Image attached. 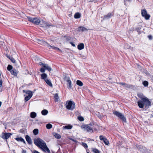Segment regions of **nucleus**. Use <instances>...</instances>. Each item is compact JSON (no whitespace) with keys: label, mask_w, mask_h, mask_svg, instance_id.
Returning <instances> with one entry per match:
<instances>
[{"label":"nucleus","mask_w":153,"mask_h":153,"mask_svg":"<svg viewBox=\"0 0 153 153\" xmlns=\"http://www.w3.org/2000/svg\"><path fill=\"white\" fill-rule=\"evenodd\" d=\"M13 68V67L12 65H9L7 67V69L10 71Z\"/></svg>","instance_id":"31"},{"label":"nucleus","mask_w":153,"mask_h":153,"mask_svg":"<svg viewBox=\"0 0 153 153\" xmlns=\"http://www.w3.org/2000/svg\"><path fill=\"white\" fill-rule=\"evenodd\" d=\"M54 136L57 139H60L61 137V135L57 133L55 134L54 135Z\"/></svg>","instance_id":"32"},{"label":"nucleus","mask_w":153,"mask_h":153,"mask_svg":"<svg viewBox=\"0 0 153 153\" xmlns=\"http://www.w3.org/2000/svg\"><path fill=\"white\" fill-rule=\"evenodd\" d=\"M82 145L85 148L88 147L87 145L85 143H82Z\"/></svg>","instance_id":"35"},{"label":"nucleus","mask_w":153,"mask_h":153,"mask_svg":"<svg viewBox=\"0 0 153 153\" xmlns=\"http://www.w3.org/2000/svg\"><path fill=\"white\" fill-rule=\"evenodd\" d=\"M87 153H89V152H87Z\"/></svg>","instance_id":"47"},{"label":"nucleus","mask_w":153,"mask_h":153,"mask_svg":"<svg viewBox=\"0 0 153 153\" xmlns=\"http://www.w3.org/2000/svg\"><path fill=\"white\" fill-rule=\"evenodd\" d=\"M2 83V80L1 79H0V87H1Z\"/></svg>","instance_id":"39"},{"label":"nucleus","mask_w":153,"mask_h":153,"mask_svg":"<svg viewBox=\"0 0 153 153\" xmlns=\"http://www.w3.org/2000/svg\"><path fill=\"white\" fill-rule=\"evenodd\" d=\"M99 115V114H98L97 115V116H98V117H99L100 118H102V116L101 115L100 116V115Z\"/></svg>","instance_id":"46"},{"label":"nucleus","mask_w":153,"mask_h":153,"mask_svg":"<svg viewBox=\"0 0 153 153\" xmlns=\"http://www.w3.org/2000/svg\"><path fill=\"white\" fill-rule=\"evenodd\" d=\"M66 108L68 110H73L75 108V103L72 101L67 102Z\"/></svg>","instance_id":"7"},{"label":"nucleus","mask_w":153,"mask_h":153,"mask_svg":"<svg viewBox=\"0 0 153 153\" xmlns=\"http://www.w3.org/2000/svg\"><path fill=\"white\" fill-rule=\"evenodd\" d=\"M141 14L142 16L145 17V19L146 20H148L149 19L150 15L147 14V12L145 9L142 10Z\"/></svg>","instance_id":"9"},{"label":"nucleus","mask_w":153,"mask_h":153,"mask_svg":"<svg viewBox=\"0 0 153 153\" xmlns=\"http://www.w3.org/2000/svg\"><path fill=\"white\" fill-rule=\"evenodd\" d=\"M22 153H26V151L23 150L22 152Z\"/></svg>","instance_id":"44"},{"label":"nucleus","mask_w":153,"mask_h":153,"mask_svg":"<svg viewBox=\"0 0 153 153\" xmlns=\"http://www.w3.org/2000/svg\"><path fill=\"white\" fill-rule=\"evenodd\" d=\"M67 82L69 88H71V81L70 80H68Z\"/></svg>","instance_id":"34"},{"label":"nucleus","mask_w":153,"mask_h":153,"mask_svg":"<svg viewBox=\"0 0 153 153\" xmlns=\"http://www.w3.org/2000/svg\"><path fill=\"white\" fill-rule=\"evenodd\" d=\"M34 153H40L38 151H37L34 150Z\"/></svg>","instance_id":"45"},{"label":"nucleus","mask_w":153,"mask_h":153,"mask_svg":"<svg viewBox=\"0 0 153 153\" xmlns=\"http://www.w3.org/2000/svg\"><path fill=\"white\" fill-rule=\"evenodd\" d=\"M84 45L83 43H81L78 45L77 46V48L79 50H81L84 48Z\"/></svg>","instance_id":"16"},{"label":"nucleus","mask_w":153,"mask_h":153,"mask_svg":"<svg viewBox=\"0 0 153 153\" xmlns=\"http://www.w3.org/2000/svg\"><path fill=\"white\" fill-rule=\"evenodd\" d=\"M25 139L26 140L27 142V143L28 144L31 145L32 143V141L31 140V138L28 135H27L25 136Z\"/></svg>","instance_id":"13"},{"label":"nucleus","mask_w":153,"mask_h":153,"mask_svg":"<svg viewBox=\"0 0 153 153\" xmlns=\"http://www.w3.org/2000/svg\"><path fill=\"white\" fill-rule=\"evenodd\" d=\"M143 84L144 86L147 87L149 83L147 81H144L143 82Z\"/></svg>","instance_id":"30"},{"label":"nucleus","mask_w":153,"mask_h":153,"mask_svg":"<svg viewBox=\"0 0 153 153\" xmlns=\"http://www.w3.org/2000/svg\"><path fill=\"white\" fill-rule=\"evenodd\" d=\"M27 19L29 21L36 25H38L39 24V23H40V25L42 27H45V25H46V22L43 20H42V21L41 22L39 19L37 18L28 17Z\"/></svg>","instance_id":"3"},{"label":"nucleus","mask_w":153,"mask_h":153,"mask_svg":"<svg viewBox=\"0 0 153 153\" xmlns=\"http://www.w3.org/2000/svg\"><path fill=\"white\" fill-rule=\"evenodd\" d=\"M96 126L93 123H90L87 125H83L81 126L82 128H84L87 132L93 131V129L97 130L94 126Z\"/></svg>","instance_id":"5"},{"label":"nucleus","mask_w":153,"mask_h":153,"mask_svg":"<svg viewBox=\"0 0 153 153\" xmlns=\"http://www.w3.org/2000/svg\"><path fill=\"white\" fill-rule=\"evenodd\" d=\"M125 85V87L127 88H131L132 86L131 85H128V84H126V85Z\"/></svg>","instance_id":"38"},{"label":"nucleus","mask_w":153,"mask_h":153,"mask_svg":"<svg viewBox=\"0 0 153 153\" xmlns=\"http://www.w3.org/2000/svg\"><path fill=\"white\" fill-rule=\"evenodd\" d=\"M11 61V62L15 63L16 62V61H15V60L14 59V58H13V57H10L9 56H7V57Z\"/></svg>","instance_id":"33"},{"label":"nucleus","mask_w":153,"mask_h":153,"mask_svg":"<svg viewBox=\"0 0 153 153\" xmlns=\"http://www.w3.org/2000/svg\"><path fill=\"white\" fill-rule=\"evenodd\" d=\"M15 140L18 141H21L23 142L25 144H26V142L24 140L22 137H19L15 138Z\"/></svg>","instance_id":"17"},{"label":"nucleus","mask_w":153,"mask_h":153,"mask_svg":"<svg viewBox=\"0 0 153 153\" xmlns=\"http://www.w3.org/2000/svg\"><path fill=\"white\" fill-rule=\"evenodd\" d=\"M112 16V14L111 13H109L108 14L104 16L105 18H108Z\"/></svg>","instance_id":"25"},{"label":"nucleus","mask_w":153,"mask_h":153,"mask_svg":"<svg viewBox=\"0 0 153 153\" xmlns=\"http://www.w3.org/2000/svg\"><path fill=\"white\" fill-rule=\"evenodd\" d=\"M48 113V111L46 109L43 110L41 112L42 114L43 115H47Z\"/></svg>","instance_id":"21"},{"label":"nucleus","mask_w":153,"mask_h":153,"mask_svg":"<svg viewBox=\"0 0 153 153\" xmlns=\"http://www.w3.org/2000/svg\"><path fill=\"white\" fill-rule=\"evenodd\" d=\"M138 105L139 107L143 108L144 107L146 109L149 108L151 105V102L146 97L143 98L141 100L137 102Z\"/></svg>","instance_id":"2"},{"label":"nucleus","mask_w":153,"mask_h":153,"mask_svg":"<svg viewBox=\"0 0 153 153\" xmlns=\"http://www.w3.org/2000/svg\"><path fill=\"white\" fill-rule=\"evenodd\" d=\"M11 74L14 75H17V72L16 70L13 69L12 70L10 71Z\"/></svg>","instance_id":"24"},{"label":"nucleus","mask_w":153,"mask_h":153,"mask_svg":"<svg viewBox=\"0 0 153 153\" xmlns=\"http://www.w3.org/2000/svg\"><path fill=\"white\" fill-rule=\"evenodd\" d=\"M113 114L114 115L116 116L121 120L124 122H126V119L124 115L122 113L117 111H115L113 112Z\"/></svg>","instance_id":"8"},{"label":"nucleus","mask_w":153,"mask_h":153,"mask_svg":"<svg viewBox=\"0 0 153 153\" xmlns=\"http://www.w3.org/2000/svg\"><path fill=\"white\" fill-rule=\"evenodd\" d=\"M148 37L149 39H152V36L151 35H149L148 36Z\"/></svg>","instance_id":"41"},{"label":"nucleus","mask_w":153,"mask_h":153,"mask_svg":"<svg viewBox=\"0 0 153 153\" xmlns=\"http://www.w3.org/2000/svg\"><path fill=\"white\" fill-rule=\"evenodd\" d=\"M54 100L55 102L58 101L59 97L57 93L54 96Z\"/></svg>","instance_id":"23"},{"label":"nucleus","mask_w":153,"mask_h":153,"mask_svg":"<svg viewBox=\"0 0 153 153\" xmlns=\"http://www.w3.org/2000/svg\"><path fill=\"white\" fill-rule=\"evenodd\" d=\"M40 71L41 72L44 73L45 72V69L44 68H41L40 69Z\"/></svg>","instance_id":"37"},{"label":"nucleus","mask_w":153,"mask_h":153,"mask_svg":"<svg viewBox=\"0 0 153 153\" xmlns=\"http://www.w3.org/2000/svg\"><path fill=\"white\" fill-rule=\"evenodd\" d=\"M76 84L80 86H82L83 85V83L79 80H77L76 81Z\"/></svg>","instance_id":"26"},{"label":"nucleus","mask_w":153,"mask_h":153,"mask_svg":"<svg viewBox=\"0 0 153 153\" xmlns=\"http://www.w3.org/2000/svg\"><path fill=\"white\" fill-rule=\"evenodd\" d=\"M100 139L101 140H103L104 143L106 145H108L109 144L108 140L102 135L100 136Z\"/></svg>","instance_id":"11"},{"label":"nucleus","mask_w":153,"mask_h":153,"mask_svg":"<svg viewBox=\"0 0 153 153\" xmlns=\"http://www.w3.org/2000/svg\"><path fill=\"white\" fill-rule=\"evenodd\" d=\"M92 151L94 153H100V151L96 148L93 149Z\"/></svg>","instance_id":"28"},{"label":"nucleus","mask_w":153,"mask_h":153,"mask_svg":"<svg viewBox=\"0 0 153 153\" xmlns=\"http://www.w3.org/2000/svg\"><path fill=\"white\" fill-rule=\"evenodd\" d=\"M12 135V134L10 133H2L1 137L4 140H6V141L7 142V139Z\"/></svg>","instance_id":"10"},{"label":"nucleus","mask_w":153,"mask_h":153,"mask_svg":"<svg viewBox=\"0 0 153 153\" xmlns=\"http://www.w3.org/2000/svg\"><path fill=\"white\" fill-rule=\"evenodd\" d=\"M23 91L24 93H25L26 94H24V96H26L25 97V99L26 101H27L30 100L32 97L33 95L32 92L30 91L25 90H23Z\"/></svg>","instance_id":"6"},{"label":"nucleus","mask_w":153,"mask_h":153,"mask_svg":"<svg viewBox=\"0 0 153 153\" xmlns=\"http://www.w3.org/2000/svg\"><path fill=\"white\" fill-rule=\"evenodd\" d=\"M36 116V113L35 112H33L30 113V116L32 118H34Z\"/></svg>","instance_id":"22"},{"label":"nucleus","mask_w":153,"mask_h":153,"mask_svg":"<svg viewBox=\"0 0 153 153\" xmlns=\"http://www.w3.org/2000/svg\"><path fill=\"white\" fill-rule=\"evenodd\" d=\"M46 25H45V27H49L50 26V24L48 23H47V22H46Z\"/></svg>","instance_id":"40"},{"label":"nucleus","mask_w":153,"mask_h":153,"mask_svg":"<svg viewBox=\"0 0 153 153\" xmlns=\"http://www.w3.org/2000/svg\"><path fill=\"white\" fill-rule=\"evenodd\" d=\"M41 78L42 79L45 80L48 79L47 78V75L45 73H43L41 74Z\"/></svg>","instance_id":"15"},{"label":"nucleus","mask_w":153,"mask_h":153,"mask_svg":"<svg viewBox=\"0 0 153 153\" xmlns=\"http://www.w3.org/2000/svg\"><path fill=\"white\" fill-rule=\"evenodd\" d=\"M78 119L79 121H83L84 120V118L82 117H78Z\"/></svg>","instance_id":"36"},{"label":"nucleus","mask_w":153,"mask_h":153,"mask_svg":"<svg viewBox=\"0 0 153 153\" xmlns=\"http://www.w3.org/2000/svg\"><path fill=\"white\" fill-rule=\"evenodd\" d=\"M46 83L50 86L52 87V84L49 79H47L45 80Z\"/></svg>","instance_id":"19"},{"label":"nucleus","mask_w":153,"mask_h":153,"mask_svg":"<svg viewBox=\"0 0 153 153\" xmlns=\"http://www.w3.org/2000/svg\"><path fill=\"white\" fill-rule=\"evenodd\" d=\"M119 84L121 85H125L126 83L123 82H119L118 83Z\"/></svg>","instance_id":"43"},{"label":"nucleus","mask_w":153,"mask_h":153,"mask_svg":"<svg viewBox=\"0 0 153 153\" xmlns=\"http://www.w3.org/2000/svg\"><path fill=\"white\" fill-rule=\"evenodd\" d=\"M46 127L47 129H50L51 128H52V125L51 124L48 123L46 125Z\"/></svg>","instance_id":"29"},{"label":"nucleus","mask_w":153,"mask_h":153,"mask_svg":"<svg viewBox=\"0 0 153 153\" xmlns=\"http://www.w3.org/2000/svg\"><path fill=\"white\" fill-rule=\"evenodd\" d=\"M38 42L41 43L44 46L47 47L49 49H52L54 50H58L61 51L58 48L56 47L53 45H51L47 42L39 39H37Z\"/></svg>","instance_id":"4"},{"label":"nucleus","mask_w":153,"mask_h":153,"mask_svg":"<svg viewBox=\"0 0 153 153\" xmlns=\"http://www.w3.org/2000/svg\"><path fill=\"white\" fill-rule=\"evenodd\" d=\"M33 141L35 144L44 152H45L46 151L48 153L50 152L49 149L47 146L46 143L41 139L39 138L35 139Z\"/></svg>","instance_id":"1"},{"label":"nucleus","mask_w":153,"mask_h":153,"mask_svg":"<svg viewBox=\"0 0 153 153\" xmlns=\"http://www.w3.org/2000/svg\"><path fill=\"white\" fill-rule=\"evenodd\" d=\"M77 30L79 31H84L85 30L87 31L88 30L85 27L80 26L77 28Z\"/></svg>","instance_id":"14"},{"label":"nucleus","mask_w":153,"mask_h":153,"mask_svg":"<svg viewBox=\"0 0 153 153\" xmlns=\"http://www.w3.org/2000/svg\"><path fill=\"white\" fill-rule=\"evenodd\" d=\"M70 43L73 46V47H75V45L73 43V42H70Z\"/></svg>","instance_id":"42"},{"label":"nucleus","mask_w":153,"mask_h":153,"mask_svg":"<svg viewBox=\"0 0 153 153\" xmlns=\"http://www.w3.org/2000/svg\"><path fill=\"white\" fill-rule=\"evenodd\" d=\"M73 126L71 125H68L63 127V129H70L72 128Z\"/></svg>","instance_id":"18"},{"label":"nucleus","mask_w":153,"mask_h":153,"mask_svg":"<svg viewBox=\"0 0 153 153\" xmlns=\"http://www.w3.org/2000/svg\"><path fill=\"white\" fill-rule=\"evenodd\" d=\"M33 132L34 133V134L35 135H36L38 134L39 130L37 129H35L33 130Z\"/></svg>","instance_id":"27"},{"label":"nucleus","mask_w":153,"mask_h":153,"mask_svg":"<svg viewBox=\"0 0 153 153\" xmlns=\"http://www.w3.org/2000/svg\"><path fill=\"white\" fill-rule=\"evenodd\" d=\"M39 64L43 67L45 69L48 70L49 71L51 70V68L48 66L47 64H43L41 62H39Z\"/></svg>","instance_id":"12"},{"label":"nucleus","mask_w":153,"mask_h":153,"mask_svg":"<svg viewBox=\"0 0 153 153\" xmlns=\"http://www.w3.org/2000/svg\"><path fill=\"white\" fill-rule=\"evenodd\" d=\"M81 16L80 14L79 13H76L74 16V17L75 19H79Z\"/></svg>","instance_id":"20"}]
</instances>
